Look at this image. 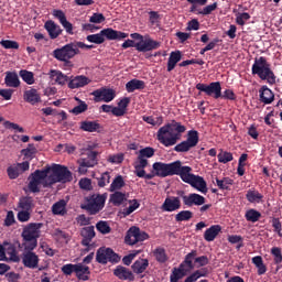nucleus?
Returning a JSON list of instances; mask_svg holds the SVG:
<instances>
[{
	"label": "nucleus",
	"mask_w": 282,
	"mask_h": 282,
	"mask_svg": "<svg viewBox=\"0 0 282 282\" xmlns=\"http://www.w3.org/2000/svg\"><path fill=\"white\" fill-rule=\"evenodd\" d=\"M186 131V126L181 122L172 120V122L166 123L161 127L156 132V139L163 147H175L180 140H182V133Z\"/></svg>",
	"instance_id": "f257e3e1"
},
{
	"label": "nucleus",
	"mask_w": 282,
	"mask_h": 282,
	"mask_svg": "<svg viewBox=\"0 0 282 282\" xmlns=\"http://www.w3.org/2000/svg\"><path fill=\"white\" fill-rule=\"evenodd\" d=\"M48 169V177L44 182V188H50V186H54V184H67V182H72L74 176H72V171L67 169V166L54 163L52 166L46 165Z\"/></svg>",
	"instance_id": "f03ea898"
},
{
	"label": "nucleus",
	"mask_w": 282,
	"mask_h": 282,
	"mask_svg": "<svg viewBox=\"0 0 282 282\" xmlns=\"http://www.w3.org/2000/svg\"><path fill=\"white\" fill-rule=\"evenodd\" d=\"M252 76H258L260 80H267L269 85L276 84V75L271 68L270 63L264 56L256 57L251 66Z\"/></svg>",
	"instance_id": "7ed1b4c3"
},
{
	"label": "nucleus",
	"mask_w": 282,
	"mask_h": 282,
	"mask_svg": "<svg viewBox=\"0 0 282 282\" xmlns=\"http://www.w3.org/2000/svg\"><path fill=\"white\" fill-rule=\"evenodd\" d=\"M156 177H173V175H178L182 180L184 169L186 165H182V161L177 160L172 163L155 162L152 165Z\"/></svg>",
	"instance_id": "20e7f679"
},
{
	"label": "nucleus",
	"mask_w": 282,
	"mask_h": 282,
	"mask_svg": "<svg viewBox=\"0 0 282 282\" xmlns=\"http://www.w3.org/2000/svg\"><path fill=\"white\" fill-rule=\"evenodd\" d=\"M129 33L108 28L101 30L99 33L87 35L86 41H88V43H95V45H102L105 39L108 41H122V39H127Z\"/></svg>",
	"instance_id": "39448f33"
},
{
	"label": "nucleus",
	"mask_w": 282,
	"mask_h": 282,
	"mask_svg": "<svg viewBox=\"0 0 282 282\" xmlns=\"http://www.w3.org/2000/svg\"><path fill=\"white\" fill-rule=\"evenodd\" d=\"M105 202H107V194H93L85 198L82 208L87 210L89 215H98L105 208Z\"/></svg>",
	"instance_id": "423d86ee"
},
{
	"label": "nucleus",
	"mask_w": 282,
	"mask_h": 282,
	"mask_svg": "<svg viewBox=\"0 0 282 282\" xmlns=\"http://www.w3.org/2000/svg\"><path fill=\"white\" fill-rule=\"evenodd\" d=\"M50 177V169L44 167L43 170H35L29 175L28 188L30 193H41V184L45 187V182Z\"/></svg>",
	"instance_id": "0eeeda50"
},
{
	"label": "nucleus",
	"mask_w": 282,
	"mask_h": 282,
	"mask_svg": "<svg viewBox=\"0 0 282 282\" xmlns=\"http://www.w3.org/2000/svg\"><path fill=\"white\" fill-rule=\"evenodd\" d=\"M77 54H80V50H77L76 42H70L53 51V56L56 61H61L62 63H65V65H72L70 61L74 56H77Z\"/></svg>",
	"instance_id": "6e6552de"
},
{
	"label": "nucleus",
	"mask_w": 282,
	"mask_h": 282,
	"mask_svg": "<svg viewBox=\"0 0 282 282\" xmlns=\"http://www.w3.org/2000/svg\"><path fill=\"white\" fill-rule=\"evenodd\" d=\"M183 199L184 206H187V208H193V206H202L199 208V213L204 215L207 210H210L213 208V204H206V197L197 194V193H192L188 195H184V192H182L181 195Z\"/></svg>",
	"instance_id": "1a4fd4ad"
},
{
	"label": "nucleus",
	"mask_w": 282,
	"mask_h": 282,
	"mask_svg": "<svg viewBox=\"0 0 282 282\" xmlns=\"http://www.w3.org/2000/svg\"><path fill=\"white\" fill-rule=\"evenodd\" d=\"M192 171L193 167L186 165V167L183 170L181 180L185 182V184H191L193 188H196V191H199V193H208L204 177L192 174Z\"/></svg>",
	"instance_id": "9d476101"
},
{
	"label": "nucleus",
	"mask_w": 282,
	"mask_h": 282,
	"mask_svg": "<svg viewBox=\"0 0 282 282\" xmlns=\"http://www.w3.org/2000/svg\"><path fill=\"white\" fill-rule=\"evenodd\" d=\"M160 42L153 39H145V42L135 43L133 40H127L122 43L121 47L123 50H129V47H135L137 52H153V50H160Z\"/></svg>",
	"instance_id": "9b49d317"
},
{
	"label": "nucleus",
	"mask_w": 282,
	"mask_h": 282,
	"mask_svg": "<svg viewBox=\"0 0 282 282\" xmlns=\"http://www.w3.org/2000/svg\"><path fill=\"white\" fill-rule=\"evenodd\" d=\"M199 144V132L196 130H189L187 132V139L174 147V151L176 153H188L191 149H195V147Z\"/></svg>",
	"instance_id": "f8f14e48"
},
{
	"label": "nucleus",
	"mask_w": 282,
	"mask_h": 282,
	"mask_svg": "<svg viewBox=\"0 0 282 282\" xmlns=\"http://www.w3.org/2000/svg\"><path fill=\"white\" fill-rule=\"evenodd\" d=\"M96 261L97 263H101V265H107V263H120V256L113 252L111 248L101 247L97 250Z\"/></svg>",
	"instance_id": "ddd939ff"
},
{
	"label": "nucleus",
	"mask_w": 282,
	"mask_h": 282,
	"mask_svg": "<svg viewBox=\"0 0 282 282\" xmlns=\"http://www.w3.org/2000/svg\"><path fill=\"white\" fill-rule=\"evenodd\" d=\"M196 89L198 91H203L205 96H212L215 100L221 98V83L220 82H212L210 84L198 83L196 85Z\"/></svg>",
	"instance_id": "4468645a"
},
{
	"label": "nucleus",
	"mask_w": 282,
	"mask_h": 282,
	"mask_svg": "<svg viewBox=\"0 0 282 282\" xmlns=\"http://www.w3.org/2000/svg\"><path fill=\"white\" fill-rule=\"evenodd\" d=\"M43 223H31L22 231L23 241L39 240Z\"/></svg>",
	"instance_id": "2eb2a0df"
},
{
	"label": "nucleus",
	"mask_w": 282,
	"mask_h": 282,
	"mask_svg": "<svg viewBox=\"0 0 282 282\" xmlns=\"http://www.w3.org/2000/svg\"><path fill=\"white\" fill-rule=\"evenodd\" d=\"M96 164H98V152L90 151L88 152L87 158L79 160L78 172L80 175H85V173H87V169H94Z\"/></svg>",
	"instance_id": "dca6fc26"
},
{
	"label": "nucleus",
	"mask_w": 282,
	"mask_h": 282,
	"mask_svg": "<svg viewBox=\"0 0 282 282\" xmlns=\"http://www.w3.org/2000/svg\"><path fill=\"white\" fill-rule=\"evenodd\" d=\"M95 102H111L116 98V90L111 88H99L91 93Z\"/></svg>",
	"instance_id": "f3484780"
},
{
	"label": "nucleus",
	"mask_w": 282,
	"mask_h": 282,
	"mask_svg": "<svg viewBox=\"0 0 282 282\" xmlns=\"http://www.w3.org/2000/svg\"><path fill=\"white\" fill-rule=\"evenodd\" d=\"M182 208V200L177 196H169L161 206L163 213H175Z\"/></svg>",
	"instance_id": "a211bd4d"
},
{
	"label": "nucleus",
	"mask_w": 282,
	"mask_h": 282,
	"mask_svg": "<svg viewBox=\"0 0 282 282\" xmlns=\"http://www.w3.org/2000/svg\"><path fill=\"white\" fill-rule=\"evenodd\" d=\"M39 254L33 251H23L22 263L24 268H30V270H36L39 268Z\"/></svg>",
	"instance_id": "6ab92c4d"
},
{
	"label": "nucleus",
	"mask_w": 282,
	"mask_h": 282,
	"mask_svg": "<svg viewBox=\"0 0 282 282\" xmlns=\"http://www.w3.org/2000/svg\"><path fill=\"white\" fill-rule=\"evenodd\" d=\"M53 17L59 21L67 34H74V24L67 21V17L63 10L54 9Z\"/></svg>",
	"instance_id": "aec40b11"
},
{
	"label": "nucleus",
	"mask_w": 282,
	"mask_h": 282,
	"mask_svg": "<svg viewBox=\"0 0 282 282\" xmlns=\"http://www.w3.org/2000/svg\"><path fill=\"white\" fill-rule=\"evenodd\" d=\"M91 83V79L85 75L70 76L68 79V89H80V87H87Z\"/></svg>",
	"instance_id": "412c9836"
},
{
	"label": "nucleus",
	"mask_w": 282,
	"mask_h": 282,
	"mask_svg": "<svg viewBox=\"0 0 282 282\" xmlns=\"http://www.w3.org/2000/svg\"><path fill=\"white\" fill-rule=\"evenodd\" d=\"M48 77L54 85H59L61 87H65V85H68L69 83V76L58 69H51L48 72Z\"/></svg>",
	"instance_id": "4be33fe9"
},
{
	"label": "nucleus",
	"mask_w": 282,
	"mask_h": 282,
	"mask_svg": "<svg viewBox=\"0 0 282 282\" xmlns=\"http://www.w3.org/2000/svg\"><path fill=\"white\" fill-rule=\"evenodd\" d=\"M83 240L82 246L86 247V252H89L91 248V239L96 237V230L94 229V226L84 227L80 232Z\"/></svg>",
	"instance_id": "5701e85b"
},
{
	"label": "nucleus",
	"mask_w": 282,
	"mask_h": 282,
	"mask_svg": "<svg viewBox=\"0 0 282 282\" xmlns=\"http://www.w3.org/2000/svg\"><path fill=\"white\" fill-rule=\"evenodd\" d=\"M44 29L46 32H48L50 39H58L63 34V29H61V25L56 24V22L48 20L44 24Z\"/></svg>",
	"instance_id": "b1692460"
},
{
	"label": "nucleus",
	"mask_w": 282,
	"mask_h": 282,
	"mask_svg": "<svg viewBox=\"0 0 282 282\" xmlns=\"http://www.w3.org/2000/svg\"><path fill=\"white\" fill-rule=\"evenodd\" d=\"M113 274L121 281H135V275H133V272L122 265H118L115 269Z\"/></svg>",
	"instance_id": "393cba45"
},
{
	"label": "nucleus",
	"mask_w": 282,
	"mask_h": 282,
	"mask_svg": "<svg viewBox=\"0 0 282 282\" xmlns=\"http://www.w3.org/2000/svg\"><path fill=\"white\" fill-rule=\"evenodd\" d=\"M23 100L29 102V105H39L41 102V95L36 88H31L24 91Z\"/></svg>",
	"instance_id": "a878e982"
},
{
	"label": "nucleus",
	"mask_w": 282,
	"mask_h": 282,
	"mask_svg": "<svg viewBox=\"0 0 282 282\" xmlns=\"http://www.w3.org/2000/svg\"><path fill=\"white\" fill-rule=\"evenodd\" d=\"M89 274H91V271L88 265L83 263L75 264V275L78 281H89Z\"/></svg>",
	"instance_id": "bb28decb"
},
{
	"label": "nucleus",
	"mask_w": 282,
	"mask_h": 282,
	"mask_svg": "<svg viewBox=\"0 0 282 282\" xmlns=\"http://www.w3.org/2000/svg\"><path fill=\"white\" fill-rule=\"evenodd\" d=\"M246 199L249 204H263V194H261L257 188H249L246 193Z\"/></svg>",
	"instance_id": "cd10ccee"
},
{
	"label": "nucleus",
	"mask_w": 282,
	"mask_h": 282,
	"mask_svg": "<svg viewBox=\"0 0 282 282\" xmlns=\"http://www.w3.org/2000/svg\"><path fill=\"white\" fill-rule=\"evenodd\" d=\"M259 94L260 102H263V105H272V102H274V93L272 89L268 88V86H262Z\"/></svg>",
	"instance_id": "c85d7f7f"
},
{
	"label": "nucleus",
	"mask_w": 282,
	"mask_h": 282,
	"mask_svg": "<svg viewBox=\"0 0 282 282\" xmlns=\"http://www.w3.org/2000/svg\"><path fill=\"white\" fill-rule=\"evenodd\" d=\"M4 85L7 87H21V80L19 79V74L17 72H6V77H4Z\"/></svg>",
	"instance_id": "c756f323"
},
{
	"label": "nucleus",
	"mask_w": 282,
	"mask_h": 282,
	"mask_svg": "<svg viewBox=\"0 0 282 282\" xmlns=\"http://www.w3.org/2000/svg\"><path fill=\"white\" fill-rule=\"evenodd\" d=\"M4 256L8 254L10 261H13V263H19L21 261V258H19V253L17 252V247L13 243L4 242Z\"/></svg>",
	"instance_id": "7c9ffc66"
},
{
	"label": "nucleus",
	"mask_w": 282,
	"mask_h": 282,
	"mask_svg": "<svg viewBox=\"0 0 282 282\" xmlns=\"http://www.w3.org/2000/svg\"><path fill=\"white\" fill-rule=\"evenodd\" d=\"M138 232H140V227H130L124 237V242L127 246H135L138 243Z\"/></svg>",
	"instance_id": "2f4dec72"
},
{
	"label": "nucleus",
	"mask_w": 282,
	"mask_h": 282,
	"mask_svg": "<svg viewBox=\"0 0 282 282\" xmlns=\"http://www.w3.org/2000/svg\"><path fill=\"white\" fill-rule=\"evenodd\" d=\"M144 87H147L144 80H140L137 78L131 79L126 84V90L128 91V94H133V91L142 90L144 89Z\"/></svg>",
	"instance_id": "473e14b6"
},
{
	"label": "nucleus",
	"mask_w": 282,
	"mask_h": 282,
	"mask_svg": "<svg viewBox=\"0 0 282 282\" xmlns=\"http://www.w3.org/2000/svg\"><path fill=\"white\" fill-rule=\"evenodd\" d=\"M182 61V52L173 51L170 54L167 59V72H173L177 65Z\"/></svg>",
	"instance_id": "72a5a7b5"
},
{
	"label": "nucleus",
	"mask_w": 282,
	"mask_h": 282,
	"mask_svg": "<svg viewBox=\"0 0 282 282\" xmlns=\"http://www.w3.org/2000/svg\"><path fill=\"white\" fill-rule=\"evenodd\" d=\"M149 166V160L138 155V161L134 164V173L137 177H144V169Z\"/></svg>",
	"instance_id": "f704fd0d"
},
{
	"label": "nucleus",
	"mask_w": 282,
	"mask_h": 282,
	"mask_svg": "<svg viewBox=\"0 0 282 282\" xmlns=\"http://www.w3.org/2000/svg\"><path fill=\"white\" fill-rule=\"evenodd\" d=\"M221 232V226L214 225L210 228L205 230L204 239L205 241H215L217 239V235Z\"/></svg>",
	"instance_id": "c9c22d12"
},
{
	"label": "nucleus",
	"mask_w": 282,
	"mask_h": 282,
	"mask_svg": "<svg viewBox=\"0 0 282 282\" xmlns=\"http://www.w3.org/2000/svg\"><path fill=\"white\" fill-rule=\"evenodd\" d=\"M132 270L134 274H142L149 268V260L148 259H138L132 264Z\"/></svg>",
	"instance_id": "e433bc0d"
},
{
	"label": "nucleus",
	"mask_w": 282,
	"mask_h": 282,
	"mask_svg": "<svg viewBox=\"0 0 282 282\" xmlns=\"http://www.w3.org/2000/svg\"><path fill=\"white\" fill-rule=\"evenodd\" d=\"M253 265L258 269V275L263 276L268 272V267L263 263V258L261 256H256L251 259Z\"/></svg>",
	"instance_id": "4c0bfd02"
},
{
	"label": "nucleus",
	"mask_w": 282,
	"mask_h": 282,
	"mask_svg": "<svg viewBox=\"0 0 282 282\" xmlns=\"http://www.w3.org/2000/svg\"><path fill=\"white\" fill-rule=\"evenodd\" d=\"M79 129H82V131H87L88 133H94L100 129V123L96 121H82Z\"/></svg>",
	"instance_id": "58836bf2"
},
{
	"label": "nucleus",
	"mask_w": 282,
	"mask_h": 282,
	"mask_svg": "<svg viewBox=\"0 0 282 282\" xmlns=\"http://www.w3.org/2000/svg\"><path fill=\"white\" fill-rule=\"evenodd\" d=\"M216 184L220 191H230L235 181L230 177H224L223 180L216 177Z\"/></svg>",
	"instance_id": "ea45409f"
},
{
	"label": "nucleus",
	"mask_w": 282,
	"mask_h": 282,
	"mask_svg": "<svg viewBox=\"0 0 282 282\" xmlns=\"http://www.w3.org/2000/svg\"><path fill=\"white\" fill-rule=\"evenodd\" d=\"M245 219L251 221V224H257L261 219V212L257 209H248L245 214Z\"/></svg>",
	"instance_id": "a19ab883"
},
{
	"label": "nucleus",
	"mask_w": 282,
	"mask_h": 282,
	"mask_svg": "<svg viewBox=\"0 0 282 282\" xmlns=\"http://www.w3.org/2000/svg\"><path fill=\"white\" fill-rule=\"evenodd\" d=\"M75 100L79 101V105L75 106L70 110V113H74V116H80V113H85V111L89 109V106L87 105V102L80 100L78 97H75Z\"/></svg>",
	"instance_id": "79ce46f5"
},
{
	"label": "nucleus",
	"mask_w": 282,
	"mask_h": 282,
	"mask_svg": "<svg viewBox=\"0 0 282 282\" xmlns=\"http://www.w3.org/2000/svg\"><path fill=\"white\" fill-rule=\"evenodd\" d=\"M67 206V203L65 200H58L52 206V213L53 215H65L67 210L65 207Z\"/></svg>",
	"instance_id": "37998d69"
},
{
	"label": "nucleus",
	"mask_w": 282,
	"mask_h": 282,
	"mask_svg": "<svg viewBox=\"0 0 282 282\" xmlns=\"http://www.w3.org/2000/svg\"><path fill=\"white\" fill-rule=\"evenodd\" d=\"M19 207L22 208V210H30L34 207V198H32V196H24L20 198Z\"/></svg>",
	"instance_id": "c03bdc74"
},
{
	"label": "nucleus",
	"mask_w": 282,
	"mask_h": 282,
	"mask_svg": "<svg viewBox=\"0 0 282 282\" xmlns=\"http://www.w3.org/2000/svg\"><path fill=\"white\" fill-rule=\"evenodd\" d=\"M195 257H197V251L192 250L189 253L185 256V260L182 262L183 268L184 265H187V270H193L195 265L193 264V261H195Z\"/></svg>",
	"instance_id": "a18cd8bd"
},
{
	"label": "nucleus",
	"mask_w": 282,
	"mask_h": 282,
	"mask_svg": "<svg viewBox=\"0 0 282 282\" xmlns=\"http://www.w3.org/2000/svg\"><path fill=\"white\" fill-rule=\"evenodd\" d=\"M271 257H273L274 265L282 264V250L281 247H273L271 248Z\"/></svg>",
	"instance_id": "49530a36"
},
{
	"label": "nucleus",
	"mask_w": 282,
	"mask_h": 282,
	"mask_svg": "<svg viewBox=\"0 0 282 282\" xmlns=\"http://www.w3.org/2000/svg\"><path fill=\"white\" fill-rule=\"evenodd\" d=\"M217 159L220 164H228V162H232V160H235L231 152L224 150L218 153Z\"/></svg>",
	"instance_id": "de8ad7c7"
},
{
	"label": "nucleus",
	"mask_w": 282,
	"mask_h": 282,
	"mask_svg": "<svg viewBox=\"0 0 282 282\" xmlns=\"http://www.w3.org/2000/svg\"><path fill=\"white\" fill-rule=\"evenodd\" d=\"M192 217H193V212H191V210H181L180 213H177L175 215V221H177V224H180L182 221H191Z\"/></svg>",
	"instance_id": "09e8293b"
},
{
	"label": "nucleus",
	"mask_w": 282,
	"mask_h": 282,
	"mask_svg": "<svg viewBox=\"0 0 282 282\" xmlns=\"http://www.w3.org/2000/svg\"><path fill=\"white\" fill-rule=\"evenodd\" d=\"M21 153L22 155H24L26 160H34V155H36L37 150L36 147H34V144L30 143L26 149H23L21 151Z\"/></svg>",
	"instance_id": "8fccbe9b"
},
{
	"label": "nucleus",
	"mask_w": 282,
	"mask_h": 282,
	"mask_svg": "<svg viewBox=\"0 0 282 282\" xmlns=\"http://www.w3.org/2000/svg\"><path fill=\"white\" fill-rule=\"evenodd\" d=\"M129 204H131L129 207L124 208L122 212L123 217H129L131 213H135L138 208H140V203H138V199H131L129 200Z\"/></svg>",
	"instance_id": "3c124183"
},
{
	"label": "nucleus",
	"mask_w": 282,
	"mask_h": 282,
	"mask_svg": "<svg viewBox=\"0 0 282 282\" xmlns=\"http://www.w3.org/2000/svg\"><path fill=\"white\" fill-rule=\"evenodd\" d=\"M122 187H124V178L122 175H118L110 184V193H113V191H120Z\"/></svg>",
	"instance_id": "603ef678"
},
{
	"label": "nucleus",
	"mask_w": 282,
	"mask_h": 282,
	"mask_svg": "<svg viewBox=\"0 0 282 282\" xmlns=\"http://www.w3.org/2000/svg\"><path fill=\"white\" fill-rule=\"evenodd\" d=\"M19 74L22 80L26 83V85H34V73L22 69Z\"/></svg>",
	"instance_id": "864d4df0"
},
{
	"label": "nucleus",
	"mask_w": 282,
	"mask_h": 282,
	"mask_svg": "<svg viewBox=\"0 0 282 282\" xmlns=\"http://www.w3.org/2000/svg\"><path fill=\"white\" fill-rule=\"evenodd\" d=\"M154 257L159 263H166L169 257L166 256V250L164 248H156L154 250Z\"/></svg>",
	"instance_id": "5fc2aeb1"
},
{
	"label": "nucleus",
	"mask_w": 282,
	"mask_h": 282,
	"mask_svg": "<svg viewBox=\"0 0 282 282\" xmlns=\"http://www.w3.org/2000/svg\"><path fill=\"white\" fill-rule=\"evenodd\" d=\"M110 202H112L115 206H120V204L124 202V193L115 192L113 194L110 195Z\"/></svg>",
	"instance_id": "6e6d98bb"
},
{
	"label": "nucleus",
	"mask_w": 282,
	"mask_h": 282,
	"mask_svg": "<svg viewBox=\"0 0 282 282\" xmlns=\"http://www.w3.org/2000/svg\"><path fill=\"white\" fill-rule=\"evenodd\" d=\"M23 248H24V252H32V250H35L36 247L39 246V240H23L22 243Z\"/></svg>",
	"instance_id": "4d7b16f0"
},
{
	"label": "nucleus",
	"mask_w": 282,
	"mask_h": 282,
	"mask_svg": "<svg viewBox=\"0 0 282 282\" xmlns=\"http://www.w3.org/2000/svg\"><path fill=\"white\" fill-rule=\"evenodd\" d=\"M96 228L99 232H101V235H109V232H111V227L107 221H98Z\"/></svg>",
	"instance_id": "13d9d810"
},
{
	"label": "nucleus",
	"mask_w": 282,
	"mask_h": 282,
	"mask_svg": "<svg viewBox=\"0 0 282 282\" xmlns=\"http://www.w3.org/2000/svg\"><path fill=\"white\" fill-rule=\"evenodd\" d=\"M110 180H111V175L109 174V172H105L100 175L99 178H97V184L100 188H105V186L109 184Z\"/></svg>",
	"instance_id": "bf43d9fd"
},
{
	"label": "nucleus",
	"mask_w": 282,
	"mask_h": 282,
	"mask_svg": "<svg viewBox=\"0 0 282 282\" xmlns=\"http://www.w3.org/2000/svg\"><path fill=\"white\" fill-rule=\"evenodd\" d=\"M0 45L4 47V50H19V42L12 40H2L0 41Z\"/></svg>",
	"instance_id": "052dcab7"
},
{
	"label": "nucleus",
	"mask_w": 282,
	"mask_h": 282,
	"mask_svg": "<svg viewBox=\"0 0 282 282\" xmlns=\"http://www.w3.org/2000/svg\"><path fill=\"white\" fill-rule=\"evenodd\" d=\"M246 21H250V13L243 12V13H238L236 15V23L237 25H246Z\"/></svg>",
	"instance_id": "680f3d73"
},
{
	"label": "nucleus",
	"mask_w": 282,
	"mask_h": 282,
	"mask_svg": "<svg viewBox=\"0 0 282 282\" xmlns=\"http://www.w3.org/2000/svg\"><path fill=\"white\" fill-rule=\"evenodd\" d=\"M139 155L140 158H153V155H155V149L151 148V147H147L143 148L139 151Z\"/></svg>",
	"instance_id": "e2e57ef3"
},
{
	"label": "nucleus",
	"mask_w": 282,
	"mask_h": 282,
	"mask_svg": "<svg viewBox=\"0 0 282 282\" xmlns=\"http://www.w3.org/2000/svg\"><path fill=\"white\" fill-rule=\"evenodd\" d=\"M62 272L66 276H72V274H74V272H76V264H72V263L64 264L62 267Z\"/></svg>",
	"instance_id": "0e129e2a"
},
{
	"label": "nucleus",
	"mask_w": 282,
	"mask_h": 282,
	"mask_svg": "<svg viewBox=\"0 0 282 282\" xmlns=\"http://www.w3.org/2000/svg\"><path fill=\"white\" fill-rule=\"evenodd\" d=\"M7 175L9 180H17V177H19V167L12 165L9 166L7 169Z\"/></svg>",
	"instance_id": "69168bd1"
},
{
	"label": "nucleus",
	"mask_w": 282,
	"mask_h": 282,
	"mask_svg": "<svg viewBox=\"0 0 282 282\" xmlns=\"http://www.w3.org/2000/svg\"><path fill=\"white\" fill-rule=\"evenodd\" d=\"M105 21L106 18L102 13H94L89 19L90 23H105Z\"/></svg>",
	"instance_id": "338daca9"
},
{
	"label": "nucleus",
	"mask_w": 282,
	"mask_h": 282,
	"mask_svg": "<svg viewBox=\"0 0 282 282\" xmlns=\"http://www.w3.org/2000/svg\"><path fill=\"white\" fill-rule=\"evenodd\" d=\"M79 188L83 191H91V181L89 178H82L79 181Z\"/></svg>",
	"instance_id": "774afa93"
}]
</instances>
